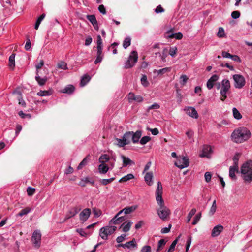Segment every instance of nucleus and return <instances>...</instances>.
I'll list each match as a JSON object with an SVG mask.
<instances>
[{
	"label": "nucleus",
	"instance_id": "f257e3e1",
	"mask_svg": "<svg viewBox=\"0 0 252 252\" xmlns=\"http://www.w3.org/2000/svg\"><path fill=\"white\" fill-rule=\"evenodd\" d=\"M163 188L161 183L158 181L156 189V200L159 207L157 209L158 215L163 220H166L169 217L170 210L164 205V200L162 199Z\"/></svg>",
	"mask_w": 252,
	"mask_h": 252
},
{
	"label": "nucleus",
	"instance_id": "f03ea898",
	"mask_svg": "<svg viewBox=\"0 0 252 252\" xmlns=\"http://www.w3.org/2000/svg\"><path fill=\"white\" fill-rule=\"evenodd\" d=\"M251 133L249 130L244 127H240L235 130L232 133L231 137L236 143H241L248 140Z\"/></svg>",
	"mask_w": 252,
	"mask_h": 252
},
{
	"label": "nucleus",
	"instance_id": "7ed1b4c3",
	"mask_svg": "<svg viewBox=\"0 0 252 252\" xmlns=\"http://www.w3.org/2000/svg\"><path fill=\"white\" fill-rule=\"evenodd\" d=\"M141 135L142 132L140 130H137L135 132L128 131L124 134L123 138L124 141L126 143V145H128L130 143L131 140L133 143H138Z\"/></svg>",
	"mask_w": 252,
	"mask_h": 252
},
{
	"label": "nucleus",
	"instance_id": "20e7f679",
	"mask_svg": "<svg viewBox=\"0 0 252 252\" xmlns=\"http://www.w3.org/2000/svg\"><path fill=\"white\" fill-rule=\"evenodd\" d=\"M241 173L245 182L250 183L252 181V167L248 162L242 165Z\"/></svg>",
	"mask_w": 252,
	"mask_h": 252
},
{
	"label": "nucleus",
	"instance_id": "39448f33",
	"mask_svg": "<svg viewBox=\"0 0 252 252\" xmlns=\"http://www.w3.org/2000/svg\"><path fill=\"white\" fill-rule=\"evenodd\" d=\"M221 85L222 87L220 92L221 95L220 99L221 101H223L227 98L226 94L230 89L231 85L229 80L225 79L222 81Z\"/></svg>",
	"mask_w": 252,
	"mask_h": 252
},
{
	"label": "nucleus",
	"instance_id": "423d86ee",
	"mask_svg": "<svg viewBox=\"0 0 252 252\" xmlns=\"http://www.w3.org/2000/svg\"><path fill=\"white\" fill-rule=\"evenodd\" d=\"M116 226H107L100 229L99 235L104 240L108 239V236L113 233L116 230Z\"/></svg>",
	"mask_w": 252,
	"mask_h": 252
},
{
	"label": "nucleus",
	"instance_id": "0eeeda50",
	"mask_svg": "<svg viewBox=\"0 0 252 252\" xmlns=\"http://www.w3.org/2000/svg\"><path fill=\"white\" fill-rule=\"evenodd\" d=\"M138 54L136 51L131 52L129 56L128 59L125 63V67L126 69L131 68L133 67L135 63L137 62Z\"/></svg>",
	"mask_w": 252,
	"mask_h": 252
},
{
	"label": "nucleus",
	"instance_id": "6e6552de",
	"mask_svg": "<svg viewBox=\"0 0 252 252\" xmlns=\"http://www.w3.org/2000/svg\"><path fill=\"white\" fill-rule=\"evenodd\" d=\"M233 79L234 81V87L236 88H242L246 84L245 78L240 74H235L233 75Z\"/></svg>",
	"mask_w": 252,
	"mask_h": 252
},
{
	"label": "nucleus",
	"instance_id": "1a4fd4ad",
	"mask_svg": "<svg viewBox=\"0 0 252 252\" xmlns=\"http://www.w3.org/2000/svg\"><path fill=\"white\" fill-rule=\"evenodd\" d=\"M41 234L38 230H35L32 237V241L35 247L39 248L41 245Z\"/></svg>",
	"mask_w": 252,
	"mask_h": 252
},
{
	"label": "nucleus",
	"instance_id": "9d476101",
	"mask_svg": "<svg viewBox=\"0 0 252 252\" xmlns=\"http://www.w3.org/2000/svg\"><path fill=\"white\" fill-rule=\"evenodd\" d=\"M175 165L180 169H183L189 165V160L185 157H179L175 162Z\"/></svg>",
	"mask_w": 252,
	"mask_h": 252
},
{
	"label": "nucleus",
	"instance_id": "9b49d317",
	"mask_svg": "<svg viewBox=\"0 0 252 252\" xmlns=\"http://www.w3.org/2000/svg\"><path fill=\"white\" fill-rule=\"evenodd\" d=\"M91 214V209L89 208L84 209L79 214V219L83 222L86 221Z\"/></svg>",
	"mask_w": 252,
	"mask_h": 252
},
{
	"label": "nucleus",
	"instance_id": "f8f14e48",
	"mask_svg": "<svg viewBox=\"0 0 252 252\" xmlns=\"http://www.w3.org/2000/svg\"><path fill=\"white\" fill-rule=\"evenodd\" d=\"M127 97L129 102H131L133 100H134L137 102H141L143 100V98L141 95H135L132 93H129L128 94Z\"/></svg>",
	"mask_w": 252,
	"mask_h": 252
},
{
	"label": "nucleus",
	"instance_id": "ddd939ff",
	"mask_svg": "<svg viewBox=\"0 0 252 252\" xmlns=\"http://www.w3.org/2000/svg\"><path fill=\"white\" fill-rule=\"evenodd\" d=\"M223 227L221 225H218L215 226L212 230L211 236L216 237L219 235L222 231Z\"/></svg>",
	"mask_w": 252,
	"mask_h": 252
},
{
	"label": "nucleus",
	"instance_id": "4468645a",
	"mask_svg": "<svg viewBox=\"0 0 252 252\" xmlns=\"http://www.w3.org/2000/svg\"><path fill=\"white\" fill-rule=\"evenodd\" d=\"M219 79V77L217 75L214 74L211 76V77L208 80L207 82V87L208 89H211L214 85L215 84V82L217 81Z\"/></svg>",
	"mask_w": 252,
	"mask_h": 252
},
{
	"label": "nucleus",
	"instance_id": "2eb2a0df",
	"mask_svg": "<svg viewBox=\"0 0 252 252\" xmlns=\"http://www.w3.org/2000/svg\"><path fill=\"white\" fill-rule=\"evenodd\" d=\"M89 183L92 186L94 185V181L92 179H90L89 177H85L81 179V181L79 182L78 185L81 187H84L86 186V184Z\"/></svg>",
	"mask_w": 252,
	"mask_h": 252
},
{
	"label": "nucleus",
	"instance_id": "dca6fc26",
	"mask_svg": "<svg viewBox=\"0 0 252 252\" xmlns=\"http://www.w3.org/2000/svg\"><path fill=\"white\" fill-rule=\"evenodd\" d=\"M136 208V206H132L130 207H126L123 210L119 211L115 216V218L119 216L123 212L125 214H128L134 211Z\"/></svg>",
	"mask_w": 252,
	"mask_h": 252
},
{
	"label": "nucleus",
	"instance_id": "f3484780",
	"mask_svg": "<svg viewBox=\"0 0 252 252\" xmlns=\"http://www.w3.org/2000/svg\"><path fill=\"white\" fill-rule=\"evenodd\" d=\"M81 210V208H79L77 207H74L71 208L68 212L67 213L66 217L65 218V220H67L73 216H74L76 214H77Z\"/></svg>",
	"mask_w": 252,
	"mask_h": 252
},
{
	"label": "nucleus",
	"instance_id": "a211bd4d",
	"mask_svg": "<svg viewBox=\"0 0 252 252\" xmlns=\"http://www.w3.org/2000/svg\"><path fill=\"white\" fill-rule=\"evenodd\" d=\"M239 172V167L231 166L229 168V176L233 180H236V172Z\"/></svg>",
	"mask_w": 252,
	"mask_h": 252
},
{
	"label": "nucleus",
	"instance_id": "6ab92c4d",
	"mask_svg": "<svg viewBox=\"0 0 252 252\" xmlns=\"http://www.w3.org/2000/svg\"><path fill=\"white\" fill-rule=\"evenodd\" d=\"M212 152L211 147L209 145H204L203 150L202 154L200 155L201 157H208V155Z\"/></svg>",
	"mask_w": 252,
	"mask_h": 252
},
{
	"label": "nucleus",
	"instance_id": "aec40b11",
	"mask_svg": "<svg viewBox=\"0 0 252 252\" xmlns=\"http://www.w3.org/2000/svg\"><path fill=\"white\" fill-rule=\"evenodd\" d=\"M187 113L189 116L194 118H197L198 117L196 110L193 107H189L187 110Z\"/></svg>",
	"mask_w": 252,
	"mask_h": 252
},
{
	"label": "nucleus",
	"instance_id": "412c9836",
	"mask_svg": "<svg viewBox=\"0 0 252 252\" xmlns=\"http://www.w3.org/2000/svg\"><path fill=\"white\" fill-rule=\"evenodd\" d=\"M126 220V218L124 216L121 217H117L115 218V216L110 220V223H114V224H119L120 223Z\"/></svg>",
	"mask_w": 252,
	"mask_h": 252
},
{
	"label": "nucleus",
	"instance_id": "4be33fe9",
	"mask_svg": "<svg viewBox=\"0 0 252 252\" xmlns=\"http://www.w3.org/2000/svg\"><path fill=\"white\" fill-rule=\"evenodd\" d=\"M132 223L131 221H129L127 222H124L121 225L120 228H122L123 232H127L130 230Z\"/></svg>",
	"mask_w": 252,
	"mask_h": 252
},
{
	"label": "nucleus",
	"instance_id": "5701e85b",
	"mask_svg": "<svg viewBox=\"0 0 252 252\" xmlns=\"http://www.w3.org/2000/svg\"><path fill=\"white\" fill-rule=\"evenodd\" d=\"M153 177V173L152 172H147L146 173L144 178L145 181L147 183V184L149 186H151L153 184V182L152 181V179Z\"/></svg>",
	"mask_w": 252,
	"mask_h": 252
},
{
	"label": "nucleus",
	"instance_id": "b1692460",
	"mask_svg": "<svg viewBox=\"0 0 252 252\" xmlns=\"http://www.w3.org/2000/svg\"><path fill=\"white\" fill-rule=\"evenodd\" d=\"M35 79L40 86L44 85L47 81L46 77L43 78H41L38 75V71L36 72V75L35 76Z\"/></svg>",
	"mask_w": 252,
	"mask_h": 252
},
{
	"label": "nucleus",
	"instance_id": "393cba45",
	"mask_svg": "<svg viewBox=\"0 0 252 252\" xmlns=\"http://www.w3.org/2000/svg\"><path fill=\"white\" fill-rule=\"evenodd\" d=\"M109 167L105 163H101L98 166V170L100 173L105 174L109 170Z\"/></svg>",
	"mask_w": 252,
	"mask_h": 252
},
{
	"label": "nucleus",
	"instance_id": "a878e982",
	"mask_svg": "<svg viewBox=\"0 0 252 252\" xmlns=\"http://www.w3.org/2000/svg\"><path fill=\"white\" fill-rule=\"evenodd\" d=\"M168 50L166 48H164L161 53L159 54V57L163 62H166V58L168 56Z\"/></svg>",
	"mask_w": 252,
	"mask_h": 252
},
{
	"label": "nucleus",
	"instance_id": "bb28decb",
	"mask_svg": "<svg viewBox=\"0 0 252 252\" xmlns=\"http://www.w3.org/2000/svg\"><path fill=\"white\" fill-rule=\"evenodd\" d=\"M171 70V67H165L159 70H155L154 73H157L158 75H163L166 73L170 72Z\"/></svg>",
	"mask_w": 252,
	"mask_h": 252
},
{
	"label": "nucleus",
	"instance_id": "cd10ccee",
	"mask_svg": "<svg viewBox=\"0 0 252 252\" xmlns=\"http://www.w3.org/2000/svg\"><path fill=\"white\" fill-rule=\"evenodd\" d=\"M121 158L123 159V166H126L128 165L134 164V162L128 157H126L124 155L121 156Z\"/></svg>",
	"mask_w": 252,
	"mask_h": 252
},
{
	"label": "nucleus",
	"instance_id": "c85d7f7f",
	"mask_svg": "<svg viewBox=\"0 0 252 252\" xmlns=\"http://www.w3.org/2000/svg\"><path fill=\"white\" fill-rule=\"evenodd\" d=\"M15 54L12 53L9 58V66L12 69H14L15 67Z\"/></svg>",
	"mask_w": 252,
	"mask_h": 252
},
{
	"label": "nucleus",
	"instance_id": "c756f323",
	"mask_svg": "<svg viewBox=\"0 0 252 252\" xmlns=\"http://www.w3.org/2000/svg\"><path fill=\"white\" fill-rule=\"evenodd\" d=\"M74 87L72 85H69L67 86H66L63 90L62 92L63 93H66V94H71L74 90Z\"/></svg>",
	"mask_w": 252,
	"mask_h": 252
},
{
	"label": "nucleus",
	"instance_id": "7c9ffc66",
	"mask_svg": "<svg viewBox=\"0 0 252 252\" xmlns=\"http://www.w3.org/2000/svg\"><path fill=\"white\" fill-rule=\"evenodd\" d=\"M134 177V175L132 174H131V173L128 174H127L126 175H125L123 177L121 178L119 180V182L120 183L126 182V181H129L132 179H133Z\"/></svg>",
	"mask_w": 252,
	"mask_h": 252
},
{
	"label": "nucleus",
	"instance_id": "2f4dec72",
	"mask_svg": "<svg viewBox=\"0 0 252 252\" xmlns=\"http://www.w3.org/2000/svg\"><path fill=\"white\" fill-rule=\"evenodd\" d=\"M166 241L163 239H160L158 243V248L156 250V252H159L160 251H161L163 247L166 244Z\"/></svg>",
	"mask_w": 252,
	"mask_h": 252
},
{
	"label": "nucleus",
	"instance_id": "473e14b6",
	"mask_svg": "<svg viewBox=\"0 0 252 252\" xmlns=\"http://www.w3.org/2000/svg\"><path fill=\"white\" fill-rule=\"evenodd\" d=\"M109 159L110 158L108 155L107 154H103L100 157L99 161L101 163H105V162L108 161Z\"/></svg>",
	"mask_w": 252,
	"mask_h": 252
},
{
	"label": "nucleus",
	"instance_id": "72a5a7b5",
	"mask_svg": "<svg viewBox=\"0 0 252 252\" xmlns=\"http://www.w3.org/2000/svg\"><path fill=\"white\" fill-rule=\"evenodd\" d=\"M91 77L88 75H85L81 80L80 85L81 86H85L90 80Z\"/></svg>",
	"mask_w": 252,
	"mask_h": 252
},
{
	"label": "nucleus",
	"instance_id": "f704fd0d",
	"mask_svg": "<svg viewBox=\"0 0 252 252\" xmlns=\"http://www.w3.org/2000/svg\"><path fill=\"white\" fill-rule=\"evenodd\" d=\"M52 94V91L51 90H45L39 91L37 93V94L39 96H44L50 95Z\"/></svg>",
	"mask_w": 252,
	"mask_h": 252
},
{
	"label": "nucleus",
	"instance_id": "c9c22d12",
	"mask_svg": "<svg viewBox=\"0 0 252 252\" xmlns=\"http://www.w3.org/2000/svg\"><path fill=\"white\" fill-rule=\"evenodd\" d=\"M240 156V153H237L235 154L234 157L233 158V160L234 162V165H233V166L239 167L238 161H239Z\"/></svg>",
	"mask_w": 252,
	"mask_h": 252
},
{
	"label": "nucleus",
	"instance_id": "e433bc0d",
	"mask_svg": "<svg viewBox=\"0 0 252 252\" xmlns=\"http://www.w3.org/2000/svg\"><path fill=\"white\" fill-rule=\"evenodd\" d=\"M232 111H233V116L236 119L240 120L242 118V115L240 114L239 111L236 108H233Z\"/></svg>",
	"mask_w": 252,
	"mask_h": 252
},
{
	"label": "nucleus",
	"instance_id": "4c0bfd02",
	"mask_svg": "<svg viewBox=\"0 0 252 252\" xmlns=\"http://www.w3.org/2000/svg\"><path fill=\"white\" fill-rule=\"evenodd\" d=\"M168 38H175L176 39L180 40L183 38V34L181 32H178L177 33H172V34L168 35Z\"/></svg>",
	"mask_w": 252,
	"mask_h": 252
},
{
	"label": "nucleus",
	"instance_id": "58836bf2",
	"mask_svg": "<svg viewBox=\"0 0 252 252\" xmlns=\"http://www.w3.org/2000/svg\"><path fill=\"white\" fill-rule=\"evenodd\" d=\"M159 44L158 43H157V44H155L151 49V50L153 52V54H154L155 55V57H156L157 55L159 56V54H160V53L159 51H157V50H156L157 49L159 48Z\"/></svg>",
	"mask_w": 252,
	"mask_h": 252
},
{
	"label": "nucleus",
	"instance_id": "ea45409f",
	"mask_svg": "<svg viewBox=\"0 0 252 252\" xmlns=\"http://www.w3.org/2000/svg\"><path fill=\"white\" fill-rule=\"evenodd\" d=\"M125 248H130L131 247H134L136 246V244L134 239H133L131 241L126 242L124 244Z\"/></svg>",
	"mask_w": 252,
	"mask_h": 252
},
{
	"label": "nucleus",
	"instance_id": "a19ab883",
	"mask_svg": "<svg viewBox=\"0 0 252 252\" xmlns=\"http://www.w3.org/2000/svg\"><path fill=\"white\" fill-rule=\"evenodd\" d=\"M130 44L131 38L129 37H127L124 40L123 43V46L125 49H126L130 45Z\"/></svg>",
	"mask_w": 252,
	"mask_h": 252
},
{
	"label": "nucleus",
	"instance_id": "79ce46f5",
	"mask_svg": "<svg viewBox=\"0 0 252 252\" xmlns=\"http://www.w3.org/2000/svg\"><path fill=\"white\" fill-rule=\"evenodd\" d=\"M45 16V14H42L38 18V19L37 20V21L36 22L35 25V29L36 30H37L38 29V27L41 23V22L44 18Z\"/></svg>",
	"mask_w": 252,
	"mask_h": 252
},
{
	"label": "nucleus",
	"instance_id": "37998d69",
	"mask_svg": "<svg viewBox=\"0 0 252 252\" xmlns=\"http://www.w3.org/2000/svg\"><path fill=\"white\" fill-rule=\"evenodd\" d=\"M31 210L29 207H26L21 210L17 214V216L22 217L23 215L27 214Z\"/></svg>",
	"mask_w": 252,
	"mask_h": 252
},
{
	"label": "nucleus",
	"instance_id": "c03bdc74",
	"mask_svg": "<svg viewBox=\"0 0 252 252\" xmlns=\"http://www.w3.org/2000/svg\"><path fill=\"white\" fill-rule=\"evenodd\" d=\"M201 217V212H199L194 217L193 220L192 222V224L193 225H196L199 221Z\"/></svg>",
	"mask_w": 252,
	"mask_h": 252
},
{
	"label": "nucleus",
	"instance_id": "a18cd8bd",
	"mask_svg": "<svg viewBox=\"0 0 252 252\" xmlns=\"http://www.w3.org/2000/svg\"><path fill=\"white\" fill-rule=\"evenodd\" d=\"M196 212V210L195 208H193L191 210V211L189 212L187 217V222H189L192 218V217L195 214Z\"/></svg>",
	"mask_w": 252,
	"mask_h": 252
},
{
	"label": "nucleus",
	"instance_id": "49530a36",
	"mask_svg": "<svg viewBox=\"0 0 252 252\" xmlns=\"http://www.w3.org/2000/svg\"><path fill=\"white\" fill-rule=\"evenodd\" d=\"M115 179V178L112 177L107 179H102L100 182L103 185H107V184L111 183Z\"/></svg>",
	"mask_w": 252,
	"mask_h": 252
},
{
	"label": "nucleus",
	"instance_id": "de8ad7c7",
	"mask_svg": "<svg viewBox=\"0 0 252 252\" xmlns=\"http://www.w3.org/2000/svg\"><path fill=\"white\" fill-rule=\"evenodd\" d=\"M151 140V138L149 136H145L143 137L140 140V143L141 145H145L148 141Z\"/></svg>",
	"mask_w": 252,
	"mask_h": 252
},
{
	"label": "nucleus",
	"instance_id": "09e8293b",
	"mask_svg": "<svg viewBox=\"0 0 252 252\" xmlns=\"http://www.w3.org/2000/svg\"><path fill=\"white\" fill-rule=\"evenodd\" d=\"M178 239L177 238L176 239H175L171 244V245H170L167 252H171L172 251H173L175 249V247L176 246V245L177 244V242H178Z\"/></svg>",
	"mask_w": 252,
	"mask_h": 252
},
{
	"label": "nucleus",
	"instance_id": "8fccbe9b",
	"mask_svg": "<svg viewBox=\"0 0 252 252\" xmlns=\"http://www.w3.org/2000/svg\"><path fill=\"white\" fill-rule=\"evenodd\" d=\"M57 66L59 68L64 69V70H65L67 68V64L65 62H63V61L59 62L58 63Z\"/></svg>",
	"mask_w": 252,
	"mask_h": 252
},
{
	"label": "nucleus",
	"instance_id": "3c124183",
	"mask_svg": "<svg viewBox=\"0 0 252 252\" xmlns=\"http://www.w3.org/2000/svg\"><path fill=\"white\" fill-rule=\"evenodd\" d=\"M87 19L92 23V24L97 21L94 15H87Z\"/></svg>",
	"mask_w": 252,
	"mask_h": 252
},
{
	"label": "nucleus",
	"instance_id": "603ef678",
	"mask_svg": "<svg viewBox=\"0 0 252 252\" xmlns=\"http://www.w3.org/2000/svg\"><path fill=\"white\" fill-rule=\"evenodd\" d=\"M217 35L218 37H220V38L224 37L225 33H224V30L223 28L220 27L219 28V31L218 32Z\"/></svg>",
	"mask_w": 252,
	"mask_h": 252
},
{
	"label": "nucleus",
	"instance_id": "864d4df0",
	"mask_svg": "<svg viewBox=\"0 0 252 252\" xmlns=\"http://www.w3.org/2000/svg\"><path fill=\"white\" fill-rule=\"evenodd\" d=\"M116 140L117 141H118V145L120 147H123L126 145V143L124 141L123 138L122 139L116 138Z\"/></svg>",
	"mask_w": 252,
	"mask_h": 252
},
{
	"label": "nucleus",
	"instance_id": "5fc2aeb1",
	"mask_svg": "<svg viewBox=\"0 0 252 252\" xmlns=\"http://www.w3.org/2000/svg\"><path fill=\"white\" fill-rule=\"evenodd\" d=\"M141 82L142 84L145 87H147L149 85V82L147 80V76L145 75L142 76L141 79Z\"/></svg>",
	"mask_w": 252,
	"mask_h": 252
},
{
	"label": "nucleus",
	"instance_id": "6e6d98bb",
	"mask_svg": "<svg viewBox=\"0 0 252 252\" xmlns=\"http://www.w3.org/2000/svg\"><path fill=\"white\" fill-rule=\"evenodd\" d=\"M27 192L29 196H32L34 194L35 189L32 187H28L27 189Z\"/></svg>",
	"mask_w": 252,
	"mask_h": 252
},
{
	"label": "nucleus",
	"instance_id": "4d7b16f0",
	"mask_svg": "<svg viewBox=\"0 0 252 252\" xmlns=\"http://www.w3.org/2000/svg\"><path fill=\"white\" fill-rule=\"evenodd\" d=\"M93 213L94 214V216L97 217L100 216L102 213L101 210L96 208H94L93 209Z\"/></svg>",
	"mask_w": 252,
	"mask_h": 252
},
{
	"label": "nucleus",
	"instance_id": "13d9d810",
	"mask_svg": "<svg viewBox=\"0 0 252 252\" xmlns=\"http://www.w3.org/2000/svg\"><path fill=\"white\" fill-rule=\"evenodd\" d=\"M177 48L176 47L171 48L168 51V53L172 56L174 57L176 54Z\"/></svg>",
	"mask_w": 252,
	"mask_h": 252
},
{
	"label": "nucleus",
	"instance_id": "bf43d9fd",
	"mask_svg": "<svg viewBox=\"0 0 252 252\" xmlns=\"http://www.w3.org/2000/svg\"><path fill=\"white\" fill-rule=\"evenodd\" d=\"M87 163V160L86 158H84L82 161L80 163L79 165L77 167V169L80 170L82 168V167L85 166Z\"/></svg>",
	"mask_w": 252,
	"mask_h": 252
},
{
	"label": "nucleus",
	"instance_id": "052dcab7",
	"mask_svg": "<svg viewBox=\"0 0 252 252\" xmlns=\"http://www.w3.org/2000/svg\"><path fill=\"white\" fill-rule=\"evenodd\" d=\"M231 16L234 19H237L240 16V12L239 11H234L231 13Z\"/></svg>",
	"mask_w": 252,
	"mask_h": 252
},
{
	"label": "nucleus",
	"instance_id": "680f3d73",
	"mask_svg": "<svg viewBox=\"0 0 252 252\" xmlns=\"http://www.w3.org/2000/svg\"><path fill=\"white\" fill-rule=\"evenodd\" d=\"M181 84L185 85L188 80V77L185 75H182L181 77Z\"/></svg>",
	"mask_w": 252,
	"mask_h": 252
},
{
	"label": "nucleus",
	"instance_id": "e2e57ef3",
	"mask_svg": "<svg viewBox=\"0 0 252 252\" xmlns=\"http://www.w3.org/2000/svg\"><path fill=\"white\" fill-rule=\"evenodd\" d=\"M204 177L206 182L208 183L211 180L212 175L210 172H207L205 173Z\"/></svg>",
	"mask_w": 252,
	"mask_h": 252
},
{
	"label": "nucleus",
	"instance_id": "0e129e2a",
	"mask_svg": "<svg viewBox=\"0 0 252 252\" xmlns=\"http://www.w3.org/2000/svg\"><path fill=\"white\" fill-rule=\"evenodd\" d=\"M31 47V43L30 39L29 38H27L26 43L25 46V49L26 50H29Z\"/></svg>",
	"mask_w": 252,
	"mask_h": 252
},
{
	"label": "nucleus",
	"instance_id": "69168bd1",
	"mask_svg": "<svg viewBox=\"0 0 252 252\" xmlns=\"http://www.w3.org/2000/svg\"><path fill=\"white\" fill-rule=\"evenodd\" d=\"M151 248L150 246H145L142 247L141 252H151Z\"/></svg>",
	"mask_w": 252,
	"mask_h": 252
},
{
	"label": "nucleus",
	"instance_id": "338daca9",
	"mask_svg": "<svg viewBox=\"0 0 252 252\" xmlns=\"http://www.w3.org/2000/svg\"><path fill=\"white\" fill-rule=\"evenodd\" d=\"M126 237V234H122L121 236L118 237L116 239L117 242L118 243H120L123 242L125 240V238Z\"/></svg>",
	"mask_w": 252,
	"mask_h": 252
},
{
	"label": "nucleus",
	"instance_id": "774afa93",
	"mask_svg": "<svg viewBox=\"0 0 252 252\" xmlns=\"http://www.w3.org/2000/svg\"><path fill=\"white\" fill-rule=\"evenodd\" d=\"M98 10L100 13L103 14H105L106 13V9L104 6L102 4L100 5L98 7Z\"/></svg>",
	"mask_w": 252,
	"mask_h": 252
}]
</instances>
